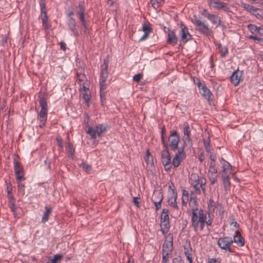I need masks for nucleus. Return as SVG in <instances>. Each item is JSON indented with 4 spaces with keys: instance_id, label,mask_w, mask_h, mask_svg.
<instances>
[{
    "instance_id": "a211bd4d",
    "label": "nucleus",
    "mask_w": 263,
    "mask_h": 263,
    "mask_svg": "<svg viewBox=\"0 0 263 263\" xmlns=\"http://www.w3.org/2000/svg\"><path fill=\"white\" fill-rule=\"evenodd\" d=\"M167 43L173 45H176L178 42V38L174 30L167 28Z\"/></svg>"
},
{
    "instance_id": "774afa93",
    "label": "nucleus",
    "mask_w": 263,
    "mask_h": 263,
    "mask_svg": "<svg viewBox=\"0 0 263 263\" xmlns=\"http://www.w3.org/2000/svg\"><path fill=\"white\" fill-rule=\"evenodd\" d=\"M198 159L200 161V162H202L204 161V155L202 154V153H201L199 156H198Z\"/></svg>"
},
{
    "instance_id": "2f4dec72",
    "label": "nucleus",
    "mask_w": 263,
    "mask_h": 263,
    "mask_svg": "<svg viewBox=\"0 0 263 263\" xmlns=\"http://www.w3.org/2000/svg\"><path fill=\"white\" fill-rule=\"evenodd\" d=\"M39 103L41 109L47 110V103L44 96H39Z\"/></svg>"
},
{
    "instance_id": "4c0bfd02",
    "label": "nucleus",
    "mask_w": 263,
    "mask_h": 263,
    "mask_svg": "<svg viewBox=\"0 0 263 263\" xmlns=\"http://www.w3.org/2000/svg\"><path fill=\"white\" fill-rule=\"evenodd\" d=\"M164 0H151L153 7L157 9L163 3Z\"/></svg>"
},
{
    "instance_id": "0eeeda50",
    "label": "nucleus",
    "mask_w": 263,
    "mask_h": 263,
    "mask_svg": "<svg viewBox=\"0 0 263 263\" xmlns=\"http://www.w3.org/2000/svg\"><path fill=\"white\" fill-rule=\"evenodd\" d=\"M108 62L104 61V64L101 66V71L100 78V87H106V82L108 78Z\"/></svg>"
},
{
    "instance_id": "1a4fd4ad",
    "label": "nucleus",
    "mask_w": 263,
    "mask_h": 263,
    "mask_svg": "<svg viewBox=\"0 0 263 263\" xmlns=\"http://www.w3.org/2000/svg\"><path fill=\"white\" fill-rule=\"evenodd\" d=\"M200 94L206 100H210L212 93L205 84L202 83L198 79L197 83Z\"/></svg>"
},
{
    "instance_id": "f257e3e1",
    "label": "nucleus",
    "mask_w": 263,
    "mask_h": 263,
    "mask_svg": "<svg viewBox=\"0 0 263 263\" xmlns=\"http://www.w3.org/2000/svg\"><path fill=\"white\" fill-rule=\"evenodd\" d=\"M206 219L203 211L197 208H192L191 222L195 231L202 230L205 226Z\"/></svg>"
},
{
    "instance_id": "58836bf2",
    "label": "nucleus",
    "mask_w": 263,
    "mask_h": 263,
    "mask_svg": "<svg viewBox=\"0 0 263 263\" xmlns=\"http://www.w3.org/2000/svg\"><path fill=\"white\" fill-rule=\"evenodd\" d=\"M161 220H170L168 216V210L166 209H163L161 215Z\"/></svg>"
},
{
    "instance_id": "8fccbe9b",
    "label": "nucleus",
    "mask_w": 263,
    "mask_h": 263,
    "mask_svg": "<svg viewBox=\"0 0 263 263\" xmlns=\"http://www.w3.org/2000/svg\"><path fill=\"white\" fill-rule=\"evenodd\" d=\"M176 155H179V157L182 158H184L185 157V153L184 152V147H180L178 149V153L176 154Z\"/></svg>"
},
{
    "instance_id": "2eb2a0df",
    "label": "nucleus",
    "mask_w": 263,
    "mask_h": 263,
    "mask_svg": "<svg viewBox=\"0 0 263 263\" xmlns=\"http://www.w3.org/2000/svg\"><path fill=\"white\" fill-rule=\"evenodd\" d=\"M242 6L243 8H245L247 11L251 13L252 14L255 15L257 18H259L261 16L260 15V10L257 8H256L253 6H251L249 4L243 3L242 4Z\"/></svg>"
},
{
    "instance_id": "49530a36",
    "label": "nucleus",
    "mask_w": 263,
    "mask_h": 263,
    "mask_svg": "<svg viewBox=\"0 0 263 263\" xmlns=\"http://www.w3.org/2000/svg\"><path fill=\"white\" fill-rule=\"evenodd\" d=\"M47 110L41 109L38 118L40 119H47Z\"/></svg>"
},
{
    "instance_id": "72a5a7b5",
    "label": "nucleus",
    "mask_w": 263,
    "mask_h": 263,
    "mask_svg": "<svg viewBox=\"0 0 263 263\" xmlns=\"http://www.w3.org/2000/svg\"><path fill=\"white\" fill-rule=\"evenodd\" d=\"M106 87H100V100L102 103V104L103 105L105 103L106 98H105V95H106Z\"/></svg>"
},
{
    "instance_id": "052dcab7",
    "label": "nucleus",
    "mask_w": 263,
    "mask_h": 263,
    "mask_svg": "<svg viewBox=\"0 0 263 263\" xmlns=\"http://www.w3.org/2000/svg\"><path fill=\"white\" fill-rule=\"evenodd\" d=\"M42 22L48 21L47 15L46 14V11L43 12V13L42 14Z\"/></svg>"
},
{
    "instance_id": "e433bc0d",
    "label": "nucleus",
    "mask_w": 263,
    "mask_h": 263,
    "mask_svg": "<svg viewBox=\"0 0 263 263\" xmlns=\"http://www.w3.org/2000/svg\"><path fill=\"white\" fill-rule=\"evenodd\" d=\"M79 86H80V88H79L80 92L85 91L86 90H89V81H87L86 82L81 83L80 84H79Z\"/></svg>"
},
{
    "instance_id": "cd10ccee",
    "label": "nucleus",
    "mask_w": 263,
    "mask_h": 263,
    "mask_svg": "<svg viewBox=\"0 0 263 263\" xmlns=\"http://www.w3.org/2000/svg\"><path fill=\"white\" fill-rule=\"evenodd\" d=\"M229 178L230 175H222V182L226 190H229L231 186Z\"/></svg>"
},
{
    "instance_id": "13d9d810",
    "label": "nucleus",
    "mask_w": 263,
    "mask_h": 263,
    "mask_svg": "<svg viewBox=\"0 0 263 263\" xmlns=\"http://www.w3.org/2000/svg\"><path fill=\"white\" fill-rule=\"evenodd\" d=\"M46 121H47V119H40V124H39V126L41 127V128H42L43 126H44V125H45L46 123Z\"/></svg>"
},
{
    "instance_id": "6ab92c4d",
    "label": "nucleus",
    "mask_w": 263,
    "mask_h": 263,
    "mask_svg": "<svg viewBox=\"0 0 263 263\" xmlns=\"http://www.w3.org/2000/svg\"><path fill=\"white\" fill-rule=\"evenodd\" d=\"M142 29L144 32V34L140 37V41H143L147 39L149 35V34L152 31V28L150 24H143Z\"/></svg>"
},
{
    "instance_id": "3c124183",
    "label": "nucleus",
    "mask_w": 263,
    "mask_h": 263,
    "mask_svg": "<svg viewBox=\"0 0 263 263\" xmlns=\"http://www.w3.org/2000/svg\"><path fill=\"white\" fill-rule=\"evenodd\" d=\"M57 142L58 146L60 147L61 149H62L63 147V140L60 136H58L57 137Z\"/></svg>"
},
{
    "instance_id": "c756f323",
    "label": "nucleus",
    "mask_w": 263,
    "mask_h": 263,
    "mask_svg": "<svg viewBox=\"0 0 263 263\" xmlns=\"http://www.w3.org/2000/svg\"><path fill=\"white\" fill-rule=\"evenodd\" d=\"M177 197V194H174L173 196L170 197L168 199V203H169L170 206L175 209H178V206L177 205V201H176Z\"/></svg>"
},
{
    "instance_id": "423d86ee",
    "label": "nucleus",
    "mask_w": 263,
    "mask_h": 263,
    "mask_svg": "<svg viewBox=\"0 0 263 263\" xmlns=\"http://www.w3.org/2000/svg\"><path fill=\"white\" fill-rule=\"evenodd\" d=\"M161 161L165 170L169 171L171 168V157L168 151V146L161 152Z\"/></svg>"
},
{
    "instance_id": "f3484780",
    "label": "nucleus",
    "mask_w": 263,
    "mask_h": 263,
    "mask_svg": "<svg viewBox=\"0 0 263 263\" xmlns=\"http://www.w3.org/2000/svg\"><path fill=\"white\" fill-rule=\"evenodd\" d=\"M249 30L252 33L249 36L263 35V28L258 27L254 25L250 24L248 26Z\"/></svg>"
},
{
    "instance_id": "5701e85b",
    "label": "nucleus",
    "mask_w": 263,
    "mask_h": 263,
    "mask_svg": "<svg viewBox=\"0 0 263 263\" xmlns=\"http://www.w3.org/2000/svg\"><path fill=\"white\" fill-rule=\"evenodd\" d=\"M80 96L82 97L84 101V103L89 106L90 105V100L91 98V93L89 90H86L82 92H80Z\"/></svg>"
},
{
    "instance_id": "20e7f679",
    "label": "nucleus",
    "mask_w": 263,
    "mask_h": 263,
    "mask_svg": "<svg viewBox=\"0 0 263 263\" xmlns=\"http://www.w3.org/2000/svg\"><path fill=\"white\" fill-rule=\"evenodd\" d=\"M106 130V126L103 124H98L93 127H89L87 133L91 139H95L97 137H100L102 134Z\"/></svg>"
},
{
    "instance_id": "680f3d73",
    "label": "nucleus",
    "mask_w": 263,
    "mask_h": 263,
    "mask_svg": "<svg viewBox=\"0 0 263 263\" xmlns=\"http://www.w3.org/2000/svg\"><path fill=\"white\" fill-rule=\"evenodd\" d=\"M68 148H69V153L71 155H73L74 150L72 147V145L70 143L68 144Z\"/></svg>"
},
{
    "instance_id": "7c9ffc66",
    "label": "nucleus",
    "mask_w": 263,
    "mask_h": 263,
    "mask_svg": "<svg viewBox=\"0 0 263 263\" xmlns=\"http://www.w3.org/2000/svg\"><path fill=\"white\" fill-rule=\"evenodd\" d=\"M189 200V192L185 190H182V195L181 202L182 204L184 206H186L187 202Z\"/></svg>"
},
{
    "instance_id": "a878e982",
    "label": "nucleus",
    "mask_w": 263,
    "mask_h": 263,
    "mask_svg": "<svg viewBox=\"0 0 263 263\" xmlns=\"http://www.w3.org/2000/svg\"><path fill=\"white\" fill-rule=\"evenodd\" d=\"M184 128H183V135H184V141H190V130L189 125L187 123H184Z\"/></svg>"
},
{
    "instance_id": "4be33fe9",
    "label": "nucleus",
    "mask_w": 263,
    "mask_h": 263,
    "mask_svg": "<svg viewBox=\"0 0 263 263\" xmlns=\"http://www.w3.org/2000/svg\"><path fill=\"white\" fill-rule=\"evenodd\" d=\"M68 25L69 29L72 32L73 34L76 36L79 35V31L76 28V21L72 17H70L68 22Z\"/></svg>"
},
{
    "instance_id": "6e6552de",
    "label": "nucleus",
    "mask_w": 263,
    "mask_h": 263,
    "mask_svg": "<svg viewBox=\"0 0 263 263\" xmlns=\"http://www.w3.org/2000/svg\"><path fill=\"white\" fill-rule=\"evenodd\" d=\"M179 140L180 137L177 131H172L168 138L170 145L172 151H176L178 148Z\"/></svg>"
},
{
    "instance_id": "a19ab883",
    "label": "nucleus",
    "mask_w": 263,
    "mask_h": 263,
    "mask_svg": "<svg viewBox=\"0 0 263 263\" xmlns=\"http://www.w3.org/2000/svg\"><path fill=\"white\" fill-rule=\"evenodd\" d=\"M77 77L78 79V83L79 84H80L81 83H83L84 82H86L87 81H88L85 76V74L82 73H77Z\"/></svg>"
},
{
    "instance_id": "09e8293b",
    "label": "nucleus",
    "mask_w": 263,
    "mask_h": 263,
    "mask_svg": "<svg viewBox=\"0 0 263 263\" xmlns=\"http://www.w3.org/2000/svg\"><path fill=\"white\" fill-rule=\"evenodd\" d=\"M142 76H143L142 73H138L137 74H135L133 77V81L136 82H139L141 80V79H142Z\"/></svg>"
},
{
    "instance_id": "338daca9",
    "label": "nucleus",
    "mask_w": 263,
    "mask_h": 263,
    "mask_svg": "<svg viewBox=\"0 0 263 263\" xmlns=\"http://www.w3.org/2000/svg\"><path fill=\"white\" fill-rule=\"evenodd\" d=\"M138 200V199L137 197H134V198H133L134 203L137 207H139V202Z\"/></svg>"
},
{
    "instance_id": "bb28decb",
    "label": "nucleus",
    "mask_w": 263,
    "mask_h": 263,
    "mask_svg": "<svg viewBox=\"0 0 263 263\" xmlns=\"http://www.w3.org/2000/svg\"><path fill=\"white\" fill-rule=\"evenodd\" d=\"M205 17L208 18L213 24L220 25V21L219 20L217 16L214 14L207 13Z\"/></svg>"
},
{
    "instance_id": "f8f14e48",
    "label": "nucleus",
    "mask_w": 263,
    "mask_h": 263,
    "mask_svg": "<svg viewBox=\"0 0 263 263\" xmlns=\"http://www.w3.org/2000/svg\"><path fill=\"white\" fill-rule=\"evenodd\" d=\"M208 172L209 178L211 184H213L217 179V169L216 167V164H210Z\"/></svg>"
},
{
    "instance_id": "393cba45",
    "label": "nucleus",
    "mask_w": 263,
    "mask_h": 263,
    "mask_svg": "<svg viewBox=\"0 0 263 263\" xmlns=\"http://www.w3.org/2000/svg\"><path fill=\"white\" fill-rule=\"evenodd\" d=\"M170 226V220H161V231L163 234H165L168 232Z\"/></svg>"
},
{
    "instance_id": "ddd939ff",
    "label": "nucleus",
    "mask_w": 263,
    "mask_h": 263,
    "mask_svg": "<svg viewBox=\"0 0 263 263\" xmlns=\"http://www.w3.org/2000/svg\"><path fill=\"white\" fill-rule=\"evenodd\" d=\"M242 71L238 69L234 71L230 77L231 83L235 86H237L241 81H242Z\"/></svg>"
},
{
    "instance_id": "f704fd0d",
    "label": "nucleus",
    "mask_w": 263,
    "mask_h": 263,
    "mask_svg": "<svg viewBox=\"0 0 263 263\" xmlns=\"http://www.w3.org/2000/svg\"><path fill=\"white\" fill-rule=\"evenodd\" d=\"M163 195L160 191H155L152 197V200L162 201Z\"/></svg>"
},
{
    "instance_id": "aec40b11",
    "label": "nucleus",
    "mask_w": 263,
    "mask_h": 263,
    "mask_svg": "<svg viewBox=\"0 0 263 263\" xmlns=\"http://www.w3.org/2000/svg\"><path fill=\"white\" fill-rule=\"evenodd\" d=\"M233 242H234L240 247H242L245 245V239L240 234L238 230L236 231L235 234L233 236Z\"/></svg>"
},
{
    "instance_id": "4468645a",
    "label": "nucleus",
    "mask_w": 263,
    "mask_h": 263,
    "mask_svg": "<svg viewBox=\"0 0 263 263\" xmlns=\"http://www.w3.org/2000/svg\"><path fill=\"white\" fill-rule=\"evenodd\" d=\"M220 161L222 168L221 171L222 175H230L232 174L233 168L232 165L223 158H221Z\"/></svg>"
},
{
    "instance_id": "9b49d317",
    "label": "nucleus",
    "mask_w": 263,
    "mask_h": 263,
    "mask_svg": "<svg viewBox=\"0 0 263 263\" xmlns=\"http://www.w3.org/2000/svg\"><path fill=\"white\" fill-rule=\"evenodd\" d=\"M181 31L180 35L181 39L180 40V43H185L188 41L192 39V36L189 32L188 28L182 23L180 24Z\"/></svg>"
},
{
    "instance_id": "473e14b6",
    "label": "nucleus",
    "mask_w": 263,
    "mask_h": 263,
    "mask_svg": "<svg viewBox=\"0 0 263 263\" xmlns=\"http://www.w3.org/2000/svg\"><path fill=\"white\" fill-rule=\"evenodd\" d=\"M218 51L220 53L221 57L223 58L226 56L228 53V49L225 46H222L221 44L218 45Z\"/></svg>"
},
{
    "instance_id": "69168bd1",
    "label": "nucleus",
    "mask_w": 263,
    "mask_h": 263,
    "mask_svg": "<svg viewBox=\"0 0 263 263\" xmlns=\"http://www.w3.org/2000/svg\"><path fill=\"white\" fill-rule=\"evenodd\" d=\"M192 203H193V204H195V205H196V198H193V197H191V198H190V203H189V204H190V206H191V204H192Z\"/></svg>"
},
{
    "instance_id": "dca6fc26",
    "label": "nucleus",
    "mask_w": 263,
    "mask_h": 263,
    "mask_svg": "<svg viewBox=\"0 0 263 263\" xmlns=\"http://www.w3.org/2000/svg\"><path fill=\"white\" fill-rule=\"evenodd\" d=\"M13 163L14 170L16 180L24 179V178H23V175L22 174L23 171L19 162L16 159H14Z\"/></svg>"
},
{
    "instance_id": "bf43d9fd",
    "label": "nucleus",
    "mask_w": 263,
    "mask_h": 263,
    "mask_svg": "<svg viewBox=\"0 0 263 263\" xmlns=\"http://www.w3.org/2000/svg\"><path fill=\"white\" fill-rule=\"evenodd\" d=\"M80 166L84 169L85 171H88L89 170L90 166L89 165L86 164L84 163H82L80 164Z\"/></svg>"
},
{
    "instance_id": "de8ad7c7",
    "label": "nucleus",
    "mask_w": 263,
    "mask_h": 263,
    "mask_svg": "<svg viewBox=\"0 0 263 263\" xmlns=\"http://www.w3.org/2000/svg\"><path fill=\"white\" fill-rule=\"evenodd\" d=\"M170 253L162 252V262L163 263H167L169 259V255Z\"/></svg>"
},
{
    "instance_id": "79ce46f5",
    "label": "nucleus",
    "mask_w": 263,
    "mask_h": 263,
    "mask_svg": "<svg viewBox=\"0 0 263 263\" xmlns=\"http://www.w3.org/2000/svg\"><path fill=\"white\" fill-rule=\"evenodd\" d=\"M78 13L79 16V19L81 21L82 25L83 26V27L85 28V29L86 30L87 29V26H86V23L85 18H84V12H83L82 11H78Z\"/></svg>"
},
{
    "instance_id": "7ed1b4c3",
    "label": "nucleus",
    "mask_w": 263,
    "mask_h": 263,
    "mask_svg": "<svg viewBox=\"0 0 263 263\" xmlns=\"http://www.w3.org/2000/svg\"><path fill=\"white\" fill-rule=\"evenodd\" d=\"M192 22L199 32L207 36L212 35L213 33L212 30L196 16H194Z\"/></svg>"
},
{
    "instance_id": "412c9836",
    "label": "nucleus",
    "mask_w": 263,
    "mask_h": 263,
    "mask_svg": "<svg viewBox=\"0 0 263 263\" xmlns=\"http://www.w3.org/2000/svg\"><path fill=\"white\" fill-rule=\"evenodd\" d=\"M209 4L216 10L224 8L226 6L225 3L218 0H210Z\"/></svg>"
},
{
    "instance_id": "5fc2aeb1",
    "label": "nucleus",
    "mask_w": 263,
    "mask_h": 263,
    "mask_svg": "<svg viewBox=\"0 0 263 263\" xmlns=\"http://www.w3.org/2000/svg\"><path fill=\"white\" fill-rule=\"evenodd\" d=\"M79 10L78 11H82L84 12V6L83 2H80L78 5Z\"/></svg>"
},
{
    "instance_id": "37998d69",
    "label": "nucleus",
    "mask_w": 263,
    "mask_h": 263,
    "mask_svg": "<svg viewBox=\"0 0 263 263\" xmlns=\"http://www.w3.org/2000/svg\"><path fill=\"white\" fill-rule=\"evenodd\" d=\"M263 35L249 36V38L254 40L256 43L263 46V38L261 37Z\"/></svg>"
},
{
    "instance_id": "c03bdc74",
    "label": "nucleus",
    "mask_w": 263,
    "mask_h": 263,
    "mask_svg": "<svg viewBox=\"0 0 263 263\" xmlns=\"http://www.w3.org/2000/svg\"><path fill=\"white\" fill-rule=\"evenodd\" d=\"M17 180V184L18 191L21 194H24V187H25L24 184L21 181V180Z\"/></svg>"
},
{
    "instance_id": "6e6d98bb",
    "label": "nucleus",
    "mask_w": 263,
    "mask_h": 263,
    "mask_svg": "<svg viewBox=\"0 0 263 263\" xmlns=\"http://www.w3.org/2000/svg\"><path fill=\"white\" fill-rule=\"evenodd\" d=\"M172 263H183V262L180 257H177L173 259Z\"/></svg>"
},
{
    "instance_id": "a18cd8bd",
    "label": "nucleus",
    "mask_w": 263,
    "mask_h": 263,
    "mask_svg": "<svg viewBox=\"0 0 263 263\" xmlns=\"http://www.w3.org/2000/svg\"><path fill=\"white\" fill-rule=\"evenodd\" d=\"M161 141L164 147H167L168 146L167 143L165 141V128L163 127L161 129Z\"/></svg>"
},
{
    "instance_id": "c85d7f7f",
    "label": "nucleus",
    "mask_w": 263,
    "mask_h": 263,
    "mask_svg": "<svg viewBox=\"0 0 263 263\" xmlns=\"http://www.w3.org/2000/svg\"><path fill=\"white\" fill-rule=\"evenodd\" d=\"M45 211L44 213L43 216L42 218V221L43 222H45L48 221L49 215L52 212V209L49 208L48 206H45Z\"/></svg>"
},
{
    "instance_id": "9d476101",
    "label": "nucleus",
    "mask_w": 263,
    "mask_h": 263,
    "mask_svg": "<svg viewBox=\"0 0 263 263\" xmlns=\"http://www.w3.org/2000/svg\"><path fill=\"white\" fill-rule=\"evenodd\" d=\"M173 249V236L168 234L163 244L162 252L171 254Z\"/></svg>"
},
{
    "instance_id": "c9c22d12",
    "label": "nucleus",
    "mask_w": 263,
    "mask_h": 263,
    "mask_svg": "<svg viewBox=\"0 0 263 263\" xmlns=\"http://www.w3.org/2000/svg\"><path fill=\"white\" fill-rule=\"evenodd\" d=\"M183 158L179 157V155H175L173 159L172 164L175 167H178Z\"/></svg>"
},
{
    "instance_id": "f03ea898",
    "label": "nucleus",
    "mask_w": 263,
    "mask_h": 263,
    "mask_svg": "<svg viewBox=\"0 0 263 263\" xmlns=\"http://www.w3.org/2000/svg\"><path fill=\"white\" fill-rule=\"evenodd\" d=\"M190 184L194 188L195 193L201 194V190L205 192L206 180L204 177H200L197 174L192 173L189 178Z\"/></svg>"
},
{
    "instance_id": "0e129e2a",
    "label": "nucleus",
    "mask_w": 263,
    "mask_h": 263,
    "mask_svg": "<svg viewBox=\"0 0 263 263\" xmlns=\"http://www.w3.org/2000/svg\"><path fill=\"white\" fill-rule=\"evenodd\" d=\"M185 255H186L187 259L191 263L192 261V255L190 253L187 252H185Z\"/></svg>"
},
{
    "instance_id": "603ef678",
    "label": "nucleus",
    "mask_w": 263,
    "mask_h": 263,
    "mask_svg": "<svg viewBox=\"0 0 263 263\" xmlns=\"http://www.w3.org/2000/svg\"><path fill=\"white\" fill-rule=\"evenodd\" d=\"M152 201L155 204L156 211H158L159 209L161 208L162 201H160V200H159V201L152 200Z\"/></svg>"
},
{
    "instance_id": "864d4df0",
    "label": "nucleus",
    "mask_w": 263,
    "mask_h": 263,
    "mask_svg": "<svg viewBox=\"0 0 263 263\" xmlns=\"http://www.w3.org/2000/svg\"><path fill=\"white\" fill-rule=\"evenodd\" d=\"M150 158H152V156L151 155V153L148 150H147L146 152V155L144 157V160L147 163L149 161Z\"/></svg>"
},
{
    "instance_id": "e2e57ef3",
    "label": "nucleus",
    "mask_w": 263,
    "mask_h": 263,
    "mask_svg": "<svg viewBox=\"0 0 263 263\" xmlns=\"http://www.w3.org/2000/svg\"><path fill=\"white\" fill-rule=\"evenodd\" d=\"M40 6H41V14L43 13V12H45V5L43 2H41L40 3Z\"/></svg>"
},
{
    "instance_id": "b1692460",
    "label": "nucleus",
    "mask_w": 263,
    "mask_h": 263,
    "mask_svg": "<svg viewBox=\"0 0 263 263\" xmlns=\"http://www.w3.org/2000/svg\"><path fill=\"white\" fill-rule=\"evenodd\" d=\"M208 208L209 212L212 213L215 211L216 209L219 210H222V206L218 203L216 204L212 199H210L208 204Z\"/></svg>"
},
{
    "instance_id": "39448f33",
    "label": "nucleus",
    "mask_w": 263,
    "mask_h": 263,
    "mask_svg": "<svg viewBox=\"0 0 263 263\" xmlns=\"http://www.w3.org/2000/svg\"><path fill=\"white\" fill-rule=\"evenodd\" d=\"M233 242V239L230 237L220 238L218 241V246L225 252H232L230 248L231 244Z\"/></svg>"
},
{
    "instance_id": "4d7b16f0",
    "label": "nucleus",
    "mask_w": 263,
    "mask_h": 263,
    "mask_svg": "<svg viewBox=\"0 0 263 263\" xmlns=\"http://www.w3.org/2000/svg\"><path fill=\"white\" fill-rule=\"evenodd\" d=\"M211 162L210 164H216V156L215 155L211 154L210 155Z\"/></svg>"
},
{
    "instance_id": "ea45409f",
    "label": "nucleus",
    "mask_w": 263,
    "mask_h": 263,
    "mask_svg": "<svg viewBox=\"0 0 263 263\" xmlns=\"http://www.w3.org/2000/svg\"><path fill=\"white\" fill-rule=\"evenodd\" d=\"M63 257L61 254H57L55 255L53 258L50 259L46 263H57L58 260H61Z\"/></svg>"
}]
</instances>
